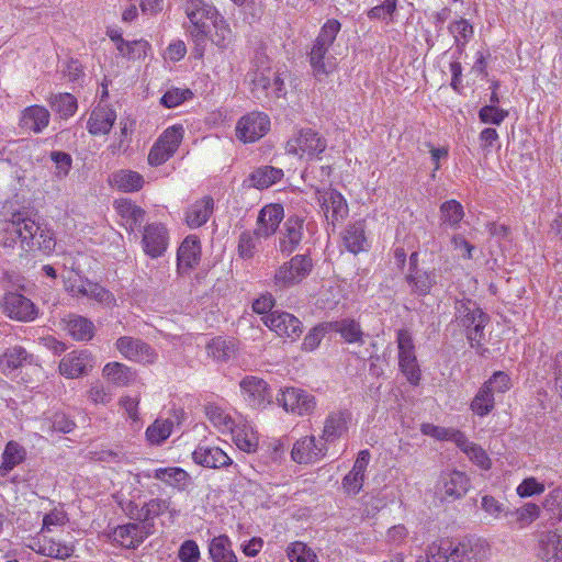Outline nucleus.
<instances>
[{
	"mask_svg": "<svg viewBox=\"0 0 562 562\" xmlns=\"http://www.w3.org/2000/svg\"><path fill=\"white\" fill-rule=\"evenodd\" d=\"M285 71L273 69L269 57L263 52H256L246 75L254 98L260 102L285 97Z\"/></svg>",
	"mask_w": 562,
	"mask_h": 562,
	"instance_id": "obj_1",
	"label": "nucleus"
},
{
	"mask_svg": "<svg viewBox=\"0 0 562 562\" xmlns=\"http://www.w3.org/2000/svg\"><path fill=\"white\" fill-rule=\"evenodd\" d=\"M340 30L341 23L336 19H329L321 27L318 35L313 42L308 53V61L313 76L319 81L333 74L337 68L336 58L329 54V48Z\"/></svg>",
	"mask_w": 562,
	"mask_h": 562,
	"instance_id": "obj_2",
	"label": "nucleus"
},
{
	"mask_svg": "<svg viewBox=\"0 0 562 562\" xmlns=\"http://www.w3.org/2000/svg\"><path fill=\"white\" fill-rule=\"evenodd\" d=\"M190 25L188 32L194 43V56L202 58L205 53L209 25L206 21H213L218 15L216 9L203 3L201 0H192L186 8Z\"/></svg>",
	"mask_w": 562,
	"mask_h": 562,
	"instance_id": "obj_3",
	"label": "nucleus"
},
{
	"mask_svg": "<svg viewBox=\"0 0 562 562\" xmlns=\"http://www.w3.org/2000/svg\"><path fill=\"white\" fill-rule=\"evenodd\" d=\"M454 310L456 321L467 329V338L471 347L481 346L490 316L480 308L476 302L471 300L457 301Z\"/></svg>",
	"mask_w": 562,
	"mask_h": 562,
	"instance_id": "obj_4",
	"label": "nucleus"
},
{
	"mask_svg": "<svg viewBox=\"0 0 562 562\" xmlns=\"http://www.w3.org/2000/svg\"><path fill=\"white\" fill-rule=\"evenodd\" d=\"M312 269L313 261L308 255H295L276 270L273 284L280 290L291 288L307 278Z\"/></svg>",
	"mask_w": 562,
	"mask_h": 562,
	"instance_id": "obj_5",
	"label": "nucleus"
},
{
	"mask_svg": "<svg viewBox=\"0 0 562 562\" xmlns=\"http://www.w3.org/2000/svg\"><path fill=\"white\" fill-rule=\"evenodd\" d=\"M151 535V526L137 520L112 528L106 532V538L112 544L135 550Z\"/></svg>",
	"mask_w": 562,
	"mask_h": 562,
	"instance_id": "obj_6",
	"label": "nucleus"
},
{
	"mask_svg": "<svg viewBox=\"0 0 562 562\" xmlns=\"http://www.w3.org/2000/svg\"><path fill=\"white\" fill-rule=\"evenodd\" d=\"M40 227L41 224L30 218L26 212H14L11 218L5 222L4 227V231L13 237L10 238V243L4 241V245L10 246L16 239H20L21 247L24 250H34V238L36 234H40Z\"/></svg>",
	"mask_w": 562,
	"mask_h": 562,
	"instance_id": "obj_7",
	"label": "nucleus"
},
{
	"mask_svg": "<svg viewBox=\"0 0 562 562\" xmlns=\"http://www.w3.org/2000/svg\"><path fill=\"white\" fill-rule=\"evenodd\" d=\"M398 367L412 385H418L422 379L420 368L415 353L412 334L407 329L397 331Z\"/></svg>",
	"mask_w": 562,
	"mask_h": 562,
	"instance_id": "obj_8",
	"label": "nucleus"
},
{
	"mask_svg": "<svg viewBox=\"0 0 562 562\" xmlns=\"http://www.w3.org/2000/svg\"><path fill=\"white\" fill-rule=\"evenodd\" d=\"M184 130L182 125L168 127L151 146L147 160L151 167H158L171 158L178 150Z\"/></svg>",
	"mask_w": 562,
	"mask_h": 562,
	"instance_id": "obj_9",
	"label": "nucleus"
},
{
	"mask_svg": "<svg viewBox=\"0 0 562 562\" xmlns=\"http://www.w3.org/2000/svg\"><path fill=\"white\" fill-rule=\"evenodd\" d=\"M327 147L326 139L312 128H303L286 143L290 154L310 158L319 156Z\"/></svg>",
	"mask_w": 562,
	"mask_h": 562,
	"instance_id": "obj_10",
	"label": "nucleus"
},
{
	"mask_svg": "<svg viewBox=\"0 0 562 562\" xmlns=\"http://www.w3.org/2000/svg\"><path fill=\"white\" fill-rule=\"evenodd\" d=\"M116 350L127 360L142 364H153L158 355L154 348L139 338L122 336L115 341Z\"/></svg>",
	"mask_w": 562,
	"mask_h": 562,
	"instance_id": "obj_11",
	"label": "nucleus"
},
{
	"mask_svg": "<svg viewBox=\"0 0 562 562\" xmlns=\"http://www.w3.org/2000/svg\"><path fill=\"white\" fill-rule=\"evenodd\" d=\"M261 321L279 337L289 338L292 341L296 340L303 333L302 322L288 312L273 311L262 316Z\"/></svg>",
	"mask_w": 562,
	"mask_h": 562,
	"instance_id": "obj_12",
	"label": "nucleus"
},
{
	"mask_svg": "<svg viewBox=\"0 0 562 562\" xmlns=\"http://www.w3.org/2000/svg\"><path fill=\"white\" fill-rule=\"evenodd\" d=\"M269 130V116L262 112H251L237 122L236 135L244 143H254L263 137Z\"/></svg>",
	"mask_w": 562,
	"mask_h": 562,
	"instance_id": "obj_13",
	"label": "nucleus"
},
{
	"mask_svg": "<svg viewBox=\"0 0 562 562\" xmlns=\"http://www.w3.org/2000/svg\"><path fill=\"white\" fill-rule=\"evenodd\" d=\"M490 555V546L482 539H464L458 543L451 541V562H484Z\"/></svg>",
	"mask_w": 562,
	"mask_h": 562,
	"instance_id": "obj_14",
	"label": "nucleus"
},
{
	"mask_svg": "<svg viewBox=\"0 0 562 562\" xmlns=\"http://www.w3.org/2000/svg\"><path fill=\"white\" fill-rule=\"evenodd\" d=\"M277 401L286 412L300 416L312 414L316 407L315 396L297 387H285Z\"/></svg>",
	"mask_w": 562,
	"mask_h": 562,
	"instance_id": "obj_15",
	"label": "nucleus"
},
{
	"mask_svg": "<svg viewBox=\"0 0 562 562\" xmlns=\"http://www.w3.org/2000/svg\"><path fill=\"white\" fill-rule=\"evenodd\" d=\"M317 200L327 222L334 226L336 222L344 221L349 214V207L346 199L336 189L328 188L317 191Z\"/></svg>",
	"mask_w": 562,
	"mask_h": 562,
	"instance_id": "obj_16",
	"label": "nucleus"
},
{
	"mask_svg": "<svg viewBox=\"0 0 562 562\" xmlns=\"http://www.w3.org/2000/svg\"><path fill=\"white\" fill-rule=\"evenodd\" d=\"M304 217L299 215L289 216L279 231V250L282 255L289 256L300 246L304 237Z\"/></svg>",
	"mask_w": 562,
	"mask_h": 562,
	"instance_id": "obj_17",
	"label": "nucleus"
},
{
	"mask_svg": "<svg viewBox=\"0 0 562 562\" xmlns=\"http://www.w3.org/2000/svg\"><path fill=\"white\" fill-rule=\"evenodd\" d=\"M1 306L4 314L10 318L20 322L33 321L37 315V311L33 302L16 292L5 293Z\"/></svg>",
	"mask_w": 562,
	"mask_h": 562,
	"instance_id": "obj_18",
	"label": "nucleus"
},
{
	"mask_svg": "<svg viewBox=\"0 0 562 562\" xmlns=\"http://www.w3.org/2000/svg\"><path fill=\"white\" fill-rule=\"evenodd\" d=\"M137 476L145 479H156L171 486L179 492L188 490L192 484L190 474L179 467L158 468L155 470H143Z\"/></svg>",
	"mask_w": 562,
	"mask_h": 562,
	"instance_id": "obj_19",
	"label": "nucleus"
},
{
	"mask_svg": "<svg viewBox=\"0 0 562 562\" xmlns=\"http://www.w3.org/2000/svg\"><path fill=\"white\" fill-rule=\"evenodd\" d=\"M327 452L326 443L314 436H305L299 439L292 448L291 458L300 464L314 463L321 460Z\"/></svg>",
	"mask_w": 562,
	"mask_h": 562,
	"instance_id": "obj_20",
	"label": "nucleus"
},
{
	"mask_svg": "<svg viewBox=\"0 0 562 562\" xmlns=\"http://www.w3.org/2000/svg\"><path fill=\"white\" fill-rule=\"evenodd\" d=\"M93 364V357L89 350L71 351L60 360L59 372L68 379H76L87 374Z\"/></svg>",
	"mask_w": 562,
	"mask_h": 562,
	"instance_id": "obj_21",
	"label": "nucleus"
},
{
	"mask_svg": "<svg viewBox=\"0 0 562 562\" xmlns=\"http://www.w3.org/2000/svg\"><path fill=\"white\" fill-rule=\"evenodd\" d=\"M284 217V209L281 204L265 205L258 213L256 221V234L267 239L276 234Z\"/></svg>",
	"mask_w": 562,
	"mask_h": 562,
	"instance_id": "obj_22",
	"label": "nucleus"
},
{
	"mask_svg": "<svg viewBox=\"0 0 562 562\" xmlns=\"http://www.w3.org/2000/svg\"><path fill=\"white\" fill-rule=\"evenodd\" d=\"M142 245L145 254L150 258H158L168 247V231L161 224H149L144 227Z\"/></svg>",
	"mask_w": 562,
	"mask_h": 562,
	"instance_id": "obj_23",
	"label": "nucleus"
},
{
	"mask_svg": "<svg viewBox=\"0 0 562 562\" xmlns=\"http://www.w3.org/2000/svg\"><path fill=\"white\" fill-rule=\"evenodd\" d=\"M201 260V241L196 235L187 236L177 251V269L183 274L194 269Z\"/></svg>",
	"mask_w": 562,
	"mask_h": 562,
	"instance_id": "obj_24",
	"label": "nucleus"
},
{
	"mask_svg": "<svg viewBox=\"0 0 562 562\" xmlns=\"http://www.w3.org/2000/svg\"><path fill=\"white\" fill-rule=\"evenodd\" d=\"M351 422V413L348 409L330 412L325 420L321 439L325 443H333L344 436Z\"/></svg>",
	"mask_w": 562,
	"mask_h": 562,
	"instance_id": "obj_25",
	"label": "nucleus"
},
{
	"mask_svg": "<svg viewBox=\"0 0 562 562\" xmlns=\"http://www.w3.org/2000/svg\"><path fill=\"white\" fill-rule=\"evenodd\" d=\"M244 400L254 408H259L269 402L268 384L262 379L246 376L239 383Z\"/></svg>",
	"mask_w": 562,
	"mask_h": 562,
	"instance_id": "obj_26",
	"label": "nucleus"
},
{
	"mask_svg": "<svg viewBox=\"0 0 562 562\" xmlns=\"http://www.w3.org/2000/svg\"><path fill=\"white\" fill-rule=\"evenodd\" d=\"M192 459L204 468L220 469L232 464V459L218 447L199 445L192 452Z\"/></svg>",
	"mask_w": 562,
	"mask_h": 562,
	"instance_id": "obj_27",
	"label": "nucleus"
},
{
	"mask_svg": "<svg viewBox=\"0 0 562 562\" xmlns=\"http://www.w3.org/2000/svg\"><path fill=\"white\" fill-rule=\"evenodd\" d=\"M538 554L544 562H562V535L557 531L541 532Z\"/></svg>",
	"mask_w": 562,
	"mask_h": 562,
	"instance_id": "obj_28",
	"label": "nucleus"
},
{
	"mask_svg": "<svg viewBox=\"0 0 562 562\" xmlns=\"http://www.w3.org/2000/svg\"><path fill=\"white\" fill-rule=\"evenodd\" d=\"M49 120L48 110L42 105H31L23 110L20 117V127L38 134L48 126Z\"/></svg>",
	"mask_w": 562,
	"mask_h": 562,
	"instance_id": "obj_29",
	"label": "nucleus"
},
{
	"mask_svg": "<svg viewBox=\"0 0 562 562\" xmlns=\"http://www.w3.org/2000/svg\"><path fill=\"white\" fill-rule=\"evenodd\" d=\"M116 120V113L108 105L97 106L88 120V131L92 135L108 134Z\"/></svg>",
	"mask_w": 562,
	"mask_h": 562,
	"instance_id": "obj_30",
	"label": "nucleus"
},
{
	"mask_svg": "<svg viewBox=\"0 0 562 562\" xmlns=\"http://www.w3.org/2000/svg\"><path fill=\"white\" fill-rule=\"evenodd\" d=\"M114 206L127 231L134 232L137 227H140L146 214L140 206L130 199L116 200Z\"/></svg>",
	"mask_w": 562,
	"mask_h": 562,
	"instance_id": "obj_31",
	"label": "nucleus"
},
{
	"mask_svg": "<svg viewBox=\"0 0 562 562\" xmlns=\"http://www.w3.org/2000/svg\"><path fill=\"white\" fill-rule=\"evenodd\" d=\"M438 274L435 269L430 271L417 270L408 271L405 277L411 288V293L418 296H426L430 293L432 286L437 283Z\"/></svg>",
	"mask_w": 562,
	"mask_h": 562,
	"instance_id": "obj_32",
	"label": "nucleus"
},
{
	"mask_svg": "<svg viewBox=\"0 0 562 562\" xmlns=\"http://www.w3.org/2000/svg\"><path fill=\"white\" fill-rule=\"evenodd\" d=\"M441 492L445 498L457 499L469 490V479L460 471H452L441 475Z\"/></svg>",
	"mask_w": 562,
	"mask_h": 562,
	"instance_id": "obj_33",
	"label": "nucleus"
},
{
	"mask_svg": "<svg viewBox=\"0 0 562 562\" xmlns=\"http://www.w3.org/2000/svg\"><path fill=\"white\" fill-rule=\"evenodd\" d=\"M35 546L32 549L36 553L53 559L66 560L74 553L72 544L63 543L44 535L36 541Z\"/></svg>",
	"mask_w": 562,
	"mask_h": 562,
	"instance_id": "obj_34",
	"label": "nucleus"
},
{
	"mask_svg": "<svg viewBox=\"0 0 562 562\" xmlns=\"http://www.w3.org/2000/svg\"><path fill=\"white\" fill-rule=\"evenodd\" d=\"M214 210V200L206 195L195 201L186 212V223L190 228L204 225Z\"/></svg>",
	"mask_w": 562,
	"mask_h": 562,
	"instance_id": "obj_35",
	"label": "nucleus"
},
{
	"mask_svg": "<svg viewBox=\"0 0 562 562\" xmlns=\"http://www.w3.org/2000/svg\"><path fill=\"white\" fill-rule=\"evenodd\" d=\"M233 440L237 448L247 453L256 452L259 445V437L254 427L247 422L236 424L231 431Z\"/></svg>",
	"mask_w": 562,
	"mask_h": 562,
	"instance_id": "obj_36",
	"label": "nucleus"
},
{
	"mask_svg": "<svg viewBox=\"0 0 562 562\" xmlns=\"http://www.w3.org/2000/svg\"><path fill=\"white\" fill-rule=\"evenodd\" d=\"M238 347L234 339L215 337L206 345V352L216 362H228L235 358Z\"/></svg>",
	"mask_w": 562,
	"mask_h": 562,
	"instance_id": "obj_37",
	"label": "nucleus"
},
{
	"mask_svg": "<svg viewBox=\"0 0 562 562\" xmlns=\"http://www.w3.org/2000/svg\"><path fill=\"white\" fill-rule=\"evenodd\" d=\"M283 177L282 169L272 166H261L255 169L246 179L248 187L259 190L267 189L281 180Z\"/></svg>",
	"mask_w": 562,
	"mask_h": 562,
	"instance_id": "obj_38",
	"label": "nucleus"
},
{
	"mask_svg": "<svg viewBox=\"0 0 562 562\" xmlns=\"http://www.w3.org/2000/svg\"><path fill=\"white\" fill-rule=\"evenodd\" d=\"M109 182L121 191L135 192L143 188L144 178L137 171L122 169L113 172L109 178Z\"/></svg>",
	"mask_w": 562,
	"mask_h": 562,
	"instance_id": "obj_39",
	"label": "nucleus"
},
{
	"mask_svg": "<svg viewBox=\"0 0 562 562\" xmlns=\"http://www.w3.org/2000/svg\"><path fill=\"white\" fill-rule=\"evenodd\" d=\"M330 331L340 334L341 338L348 344H362L363 331L360 324L351 318H342L335 322H328Z\"/></svg>",
	"mask_w": 562,
	"mask_h": 562,
	"instance_id": "obj_40",
	"label": "nucleus"
},
{
	"mask_svg": "<svg viewBox=\"0 0 562 562\" xmlns=\"http://www.w3.org/2000/svg\"><path fill=\"white\" fill-rule=\"evenodd\" d=\"M170 501L165 498H153L137 509V520L151 526V532H155L154 519L169 510Z\"/></svg>",
	"mask_w": 562,
	"mask_h": 562,
	"instance_id": "obj_41",
	"label": "nucleus"
},
{
	"mask_svg": "<svg viewBox=\"0 0 562 562\" xmlns=\"http://www.w3.org/2000/svg\"><path fill=\"white\" fill-rule=\"evenodd\" d=\"M209 422L222 434H231L237 422L222 407L209 403L204 407Z\"/></svg>",
	"mask_w": 562,
	"mask_h": 562,
	"instance_id": "obj_42",
	"label": "nucleus"
},
{
	"mask_svg": "<svg viewBox=\"0 0 562 562\" xmlns=\"http://www.w3.org/2000/svg\"><path fill=\"white\" fill-rule=\"evenodd\" d=\"M209 553L213 562H237V557L232 549V542L225 535L211 540Z\"/></svg>",
	"mask_w": 562,
	"mask_h": 562,
	"instance_id": "obj_43",
	"label": "nucleus"
},
{
	"mask_svg": "<svg viewBox=\"0 0 562 562\" xmlns=\"http://www.w3.org/2000/svg\"><path fill=\"white\" fill-rule=\"evenodd\" d=\"M448 31L454 38L457 52L462 54L467 44L473 38V25L467 19L461 18L451 22L448 26Z\"/></svg>",
	"mask_w": 562,
	"mask_h": 562,
	"instance_id": "obj_44",
	"label": "nucleus"
},
{
	"mask_svg": "<svg viewBox=\"0 0 562 562\" xmlns=\"http://www.w3.org/2000/svg\"><path fill=\"white\" fill-rule=\"evenodd\" d=\"M103 375L117 386L128 385L135 380V372L120 362L106 363L103 368Z\"/></svg>",
	"mask_w": 562,
	"mask_h": 562,
	"instance_id": "obj_45",
	"label": "nucleus"
},
{
	"mask_svg": "<svg viewBox=\"0 0 562 562\" xmlns=\"http://www.w3.org/2000/svg\"><path fill=\"white\" fill-rule=\"evenodd\" d=\"M342 244L352 254L363 251L366 245L364 225L361 222L349 225L342 233Z\"/></svg>",
	"mask_w": 562,
	"mask_h": 562,
	"instance_id": "obj_46",
	"label": "nucleus"
},
{
	"mask_svg": "<svg viewBox=\"0 0 562 562\" xmlns=\"http://www.w3.org/2000/svg\"><path fill=\"white\" fill-rule=\"evenodd\" d=\"M463 217V206L457 200H449L440 205V226L457 229Z\"/></svg>",
	"mask_w": 562,
	"mask_h": 562,
	"instance_id": "obj_47",
	"label": "nucleus"
},
{
	"mask_svg": "<svg viewBox=\"0 0 562 562\" xmlns=\"http://www.w3.org/2000/svg\"><path fill=\"white\" fill-rule=\"evenodd\" d=\"M25 449L15 441H9L2 453V464L0 465V475H7L11 470L19 465L25 459Z\"/></svg>",
	"mask_w": 562,
	"mask_h": 562,
	"instance_id": "obj_48",
	"label": "nucleus"
},
{
	"mask_svg": "<svg viewBox=\"0 0 562 562\" xmlns=\"http://www.w3.org/2000/svg\"><path fill=\"white\" fill-rule=\"evenodd\" d=\"M29 353L21 346H14L12 348H8L0 356V368L4 374H9L12 371L21 368L24 362L27 361Z\"/></svg>",
	"mask_w": 562,
	"mask_h": 562,
	"instance_id": "obj_49",
	"label": "nucleus"
},
{
	"mask_svg": "<svg viewBox=\"0 0 562 562\" xmlns=\"http://www.w3.org/2000/svg\"><path fill=\"white\" fill-rule=\"evenodd\" d=\"M262 236L256 231H244L238 238L237 251L241 259L248 260L255 257L260 250Z\"/></svg>",
	"mask_w": 562,
	"mask_h": 562,
	"instance_id": "obj_50",
	"label": "nucleus"
},
{
	"mask_svg": "<svg viewBox=\"0 0 562 562\" xmlns=\"http://www.w3.org/2000/svg\"><path fill=\"white\" fill-rule=\"evenodd\" d=\"M69 335L81 341H88L94 336V325L83 316H71L67 323Z\"/></svg>",
	"mask_w": 562,
	"mask_h": 562,
	"instance_id": "obj_51",
	"label": "nucleus"
},
{
	"mask_svg": "<svg viewBox=\"0 0 562 562\" xmlns=\"http://www.w3.org/2000/svg\"><path fill=\"white\" fill-rule=\"evenodd\" d=\"M214 33L211 34L210 40L220 49H226L233 42V34L226 20L222 15L215 16L212 21Z\"/></svg>",
	"mask_w": 562,
	"mask_h": 562,
	"instance_id": "obj_52",
	"label": "nucleus"
},
{
	"mask_svg": "<svg viewBox=\"0 0 562 562\" xmlns=\"http://www.w3.org/2000/svg\"><path fill=\"white\" fill-rule=\"evenodd\" d=\"M172 428V420L158 418L146 429V438L151 445L159 446L170 437Z\"/></svg>",
	"mask_w": 562,
	"mask_h": 562,
	"instance_id": "obj_53",
	"label": "nucleus"
},
{
	"mask_svg": "<svg viewBox=\"0 0 562 562\" xmlns=\"http://www.w3.org/2000/svg\"><path fill=\"white\" fill-rule=\"evenodd\" d=\"M495 406V397L487 386L482 385L471 402V409L480 417L488 415Z\"/></svg>",
	"mask_w": 562,
	"mask_h": 562,
	"instance_id": "obj_54",
	"label": "nucleus"
},
{
	"mask_svg": "<svg viewBox=\"0 0 562 562\" xmlns=\"http://www.w3.org/2000/svg\"><path fill=\"white\" fill-rule=\"evenodd\" d=\"M49 104L53 111L64 119L72 116L77 110V100L70 93H58L52 95Z\"/></svg>",
	"mask_w": 562,
	"mask_h": 562,
	"instance_id": "obj_55",
	"label": "nucleus"
},
{
	"mask_svg": "<svg viewBox=\"0 0 562 562\" xmlns=\"http://www.w3.org/2000/svg\"><path fill=\"white\" fill-rule=\"evenodd\" d=\"M539 514L540 507L537 504L526 503L515 510L506 512L505 516L512 517L513 519H509V521H516L519 524V527L522 528L536 520L539 517Z\"/></svg>",
	"mask_w": 562,
	"mask_h": 562,
	"instance_id": "obj_56",
	"label": "nucleus"
},
{
	"mask_svg": "<svg viewBox=\"0 0 562 562\" xmlns=\"http://www.w3.org/2000/svg\"><path fill=\"white\" fill-rule=\"evenodd\" d=\"M286 554L290 562H318L316 553L301 541L290 543L286 548Z\"/></svg>",
	"mask_w": 562,
	"mask_h": 562,
	"instance_id": "obj_57",
	"label": "nucleus"
},
{
	"mask_svg": "<svg viewBox=\"0 0 562 562\" xmlns=\"http://www.w3.org/2000/svg\"><path fill=\"white\" fill-rule=\"evenodd\" d=\"M119 40L117 50L124 57L132 59L145 57L146 50L149 48V44L146 41L126 42L122 36H119Z\"/></svg>",
	"mask_w": 562,
	"mask_h": 562,
	"instance_id": "obj_58",
	"label": "nucleus"
},
{
	"mask_svg": "<svg viewBox=\"0 0 562 562\" xmlns=\"http://www.w3.org/2000/svg\"><path fill=\"white\" fill-rule=\"evenodd\" d=\"M329 331L328 322L316 325L305 335L302 342V349L305 351L315 350L319 346L324 336Z\"/></svg>",
	"mask_w": 562,
	"mask_h": 562,
	"instance_id": "obj_59",
	"label": "nucleus"
},
{
	"mask_svg": "<svg viewBox=\"0 0 562 562\" xmlns=\"http://www.w3.org/2000/svg\"><path fill=\"white\" fill-rule=\"evenodd\" d=\"M507 115V111L492 104L484 105L479 111V119L484 124L501 125Z\"/></svg>",
	"mask_w": 562,
	"mask_h": 562,
	"instance_id": "obj_60",
	"label": "nucleus"
},
{
	"mask_svg": "<svg viewBox=\"0 0 562 562\" xmlns=\"http://www.w3.org/2000/svg\"><path fill=\"white\" fill-rule=\"evenodd\" d=\"M450 550L451 541L441 540L439 543H432L427 551V562H451Z\"/></svg>",
	"mask_w": 562,
	"mask_h": 562,
	"instance_id": "obj_61",
	"label": "nucleus"
},
{
	"mask_svg": "<svg viewBox=\"0 0 562 562\" xmlns=\"http://www.w3.org/2000/svg\"><path fill=\"white\" fill-rule=\"evenodd\" d=\"M397 0H384L382 4L375 5L368 11L370 19H378L385 21L386 23L392 22V16L396 10Z\"/></svg>",
	"mask_w": 562,
	"mask_h": 562,
	"instance_id": "obj_62",
	"label": "nucleus"
},
{
	"mask_svg": "<svg viewBox=\"0 0 562 562\" xmlns=\"http://www.w3.org/2000/svg\"><path fill=\"white\" fill-rule=\"evenodd\" d=\"M192 92L189 89L173 88L168 90L160 99L164 106L171 109L181 104L183 101L192 97Z\"/></svg>",
	"mask_w": 562,
	"mask_h": 562,
	"instance_id": "obj_63",
	"label": "nucleus"
},
{
	"mask_svg": "<svg viewBox=\"0 0 562 562\" xmlns=\"http://www.w3.org/2000/svg\"><path fill=\"white\" fill-rule=\"evenodd\" d=\"M543 507L562 520V485L551 490L544 498Z\"/></svg>",
	"mask_w": 562,
	"mask_h": 562,
	"instance_id": "obj_64",
	"label": "nucleus"
}]
</instances>
